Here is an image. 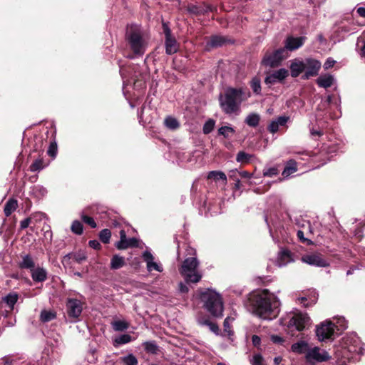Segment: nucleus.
Wrapping results in <instances>:
<instances>
[{
	"instance_id": "1",
	"label": "nucleus",
	"mask_w": 365,
	"mask_h": 365,
	"mask_svg": "<svg viewBox=\"0 0 365 365\" xmlns=\"http://www.w3.org/2000/svg\"><path fill=\"white\" fill-rule=\"evenodd\" d=\"M253 312L263 319H272L279 312L278 298L267 289L258 292L254 296Z\"/></svg>"
},
{
	"instance_id": "2",
	"label": "nucleus",
	"mask_w": 365,
	"mask_h": 365,
	"mask_svg": "<svg viewBox=\"0 0 365 365\" xmlns=\"http://www.w3.org/2000/svg\"><path fill=\"white\" fill-rule=\"evenodd\" d=\"M245 100V88L242 87H228L219 96L220 108L228 115H239L241 112V104Z\"/></svg>"
},
{
	"instance_id": "3",
	"label": "nucleus",
	"mask_w": 365,
	"mask_h": 365,
	"mask_svg": "<svg viewBox=\"0 0 365 365\" xmlns=\"http://www.w3.org/2000/svg\"><path fill=\"white\" fill-rule=\"evenodd\" d=\"M125 39L133 53V55L128 56V58H133L134 56H143L148 46L149 37L140 26H128L126 29Z\"/></svg>"
},
{
	"instance_id": "4",
	"label": "nucleus",
	"mask_w": 365,
	"mask_h": 365,
	"mask_svg": "<svg viewBox=\"0 0 365 365\" xmlns=\"http://www.w3.org/2000/svg\"><path fill=\"white\" fill-rule=\"evenodd\" d=\"M200 301L203 303L205 309L213 317L219 318L222 317L223 303L221 296L215 290L207 289L201 291Z\"/></svg>"
},
{
	"instance_id": "5",
	"label": "nucleus",
	"mask_w": 365,
	"mask_h": 365,
	"mask_svg": "<svg viewBox=\"0 0 365 365\" xmlns=\"http://www.w3.org/2000/svg\"><path fill=\"white\" fill-rule=\"evenodd\" d=\"M199 264L195 257H187L182 262L179 272L187 283H197L201 280L202 274L198 269Z\"/></svg>"
},
{
	"instance_id": "6",
	"label": "nucleus",
	"mask_w": 365,
	"mask_h": 365,
	"mask_svg": "<svg viewBox=\"0 0 365 365\" xmlns=\"http://www.w3.org/2000/svg\"><path fill=\"white\" fill-rule=\"evenodd\" d=\"M282 323L287 326L288 331L292 336H294L293 331H301L309 327L311 324V320L307 314L297 312L288 315L287 318L284 319Z\"/></svg>"
},
{
	"instance_id": "7",
	"label": "nucleus",
	"mask_w": 365,
	"mask_h": 365,
	"mask_svg": "<svg viewBox=\"0 0 365 365\" xmlns=\"http://www.w3.org/2000/svg\"><path fill=\"white\" fill-rule=\"evenodd\" d=\"M287 51L284 48H280L273 51H267L262 60V64L270 68L277 67L284 59L287 58Z\"/></svg>"
},
{
	"instance_id": "8",
	"label": "nucleus",
	"mask_w": 365,
	"mask_h": 365,
	"mask_svg": "<svg viewBox=\"0 0 365 365\" xmlns=\"http://www.w3.org/2000/svg\"><path fill=\"white\" fill-rule=\"evenodd\" d=\"M334 333V324L330 321L322 322L316 328V335L319 341L331 339Z\"/></svg>"
},
{
	"instance_id": "9",
	"label": "nucleus",
	"mask_w": 365,
	"mask_h": 365,
	"mask_svg": "<svg viewBox=\"0 0 365 365\" xmlns=\"http://www.w3.org/2000/svg\"><path fill=\"white\" fill-rule=\"evenodd\" d=\"M305 73L302 76L304 80H307L312 76L318 75L321 68V62L315 58H307L304 59Z\"/></svg>"
},
{
	"instance_id": "10",
	"label": "nucleus",
	"mask_w": 365,
	"mask_h": 365,
	"mask_svg": "<svg viewBox=\"0 0 365 365\" xmlns=\"http://www.w3.org/2000/svg\"><path fill=\"white\" fill-rule=\"evenodd\" d=\"M308 361L324 362L331 359L329 353L325 350H321L319 347L315 346L309 349L305 355Z\"/></svg>"
},
{
	"instance_id": "11",
	"label": "nucleus",
	"mask_w": 365,
	"mask_h": 365,
	"mask_svg": "<svg viewBox=\"0 0 365 365\" xmlns=\"http://www.w3.org/2000/svg\"><path fill=\"white\" fill-rule=\"evenodd\" d=\"M344 346L351 353L362 354L364 350L360 339L355 335L347 336L344 339Z\"/></svg>"
},
{
	"instance_id": "12",
	"label": "nucleus",
	"mask_w": 365,
	"mask_h": 365,
	"mask_svg": "<svg viewBox=\"0 0 365 365\" xmlns=\"http://www.w3.org/2000/svg\"><path fill=\"white\" fill-rule=\"evenodd\" d=\"M302 261L309 265L327 267L329 266V262L323 259L319 254H309L302 257Z\"/></svg>"
},
{
	"instance_id": "13",
	"label": "nucleus",
	"mask_w": 365,
	"mask_h": 365,
	"mask_svg": "<svg viewBox=\"0 0 365 365\" xmlns=\"http://www.w3.org/2000/svg\"><path fill=\"white\" fill-rule=\"evenodd\" d=\"M66 309L69 317L78 319L83 310L82 303L76 299H68L66 302Z\"/></svg>"
},
{
	"instance_id": "14",
	"label": "nucleus",
	"mask_w": 365,
	"mask_h": 365,
	"mask_svg": "<svg viewBox=\"0 0 365 365\" xmlns=\"http://www.w3.org/2000/svg\"><path fill=\"white\" fill-rule=\"evenodd\" d=\"M288 76V71L285 68H280L267 75L264 79V83L267 85H273L278 82H282Z\"/></svg>"
},
{
	"instance_id": "15",
	"label": "nucleus",
	"mask_w": 365,
	"mask_h": 365,
	"mask_svg": "<svg viewBox=\"0 0 365 365\" xmlns=\"http://www.w3.org/2000/svg\"><path fill=\"white\" fill-rule=\"evenodd\" d=\"M142 257L143 260L146 262V267L148 272L155 270L157 272H162L163 271V267L160 264L154 262V257L149 250L143 252Z\"/></svg>"
},
{
	"instance_id": "16",
	"label": "nucleus",
	"mask_w": 365,
	"mask_h": 365,
	"mask_svg": "<svg viewBox=\"0 0 365 365\" xmlns=\"http://www.w3.org/2000/svg\"><path fill=\"white\" fill-rule=\"evenodd\" d=\"M187 11L190 14L193 15H202L207 12L212 11L213 8L205 4L196 5V4H188L187 6Z\"/></svg>"
},
{
	"instance_id": "17",
	"label": "nucleus",
	"mask_w": 365,
	"mask_h": 365,
	"mask_svg": "<svg viewBox=\"0 0 365 365\" xmlns=\"http://www.w3.org/2000/svg\"><path fill=\"white\" fill-rule=\"evenodd\" d=\"M305 41V37H287L285 41L284 48L286 51H294L301 47Z\"/></svg>"
},
{
	"instance_id": "18",
	"label": "nucleus",
	"mask_w": 365,
	"mask_h": 365,
	"mask_svg": "<svg viewBox=\"0 0 365 365\" xmlns=\"http://www.w3.org/2000/svg\"><path fill=\"white\" fill-rule=\"evenodd\" d=\"M291 76L294 78L298 77L305 70L304 59L295 58L290 64Z\"/></svg>"
},
{
	"instance_id": "19",
	"label": "nucleus",
	"mask_w": 365,
	"mask_h": 365,
	"mask_svg": "<svg viewBox=\"0 0 365 365\" xmlns=\"http://www.w3.org/2000/svg\"><path fill=\"white\" fill-rule=\"evenodd\" d=\"M227 41L225 37L220 35H213L206 41L205 48L210 50L224 45Z\"/></svg>"
},
{
	"instance_id": "20",
	"label": "nucleus",
	"mask_w": 365,
	"mask_h": 365,
	"mask_svg": "<svg viewBox=\"0 0 365 365\" xmlns=\"http://www.w3.org/2000/svg\"><path fill=\"white\" fill-rule=\"evenodd\" d=\"M293 261L292 253L287 250H282L279 252L277 264L279 267H283Z\"/></svg>"
},
{
	"instance_id": "21",
	"label": "nucleus",
	"mask_w": 365,
	"mask_h": 365,
	"mask_svg": "<svg viewBox=\"0 0 365 365\" xmlns=\"http://www.w3.org/2000/svg\"><path fill=\"white\" fill-rule=\"evenodd\" d=\"M334 81L335 79L333 76L330 74H324L321 75L317 79V83L321 88H327L334 84Z\"/></svg>"
},
{
	"instance_id": "22",
	"label": "nucleus",
	"mask_w": 365,
	"mask_h": 365,
	"mask_svg": "<svg viewBox=\"0 0 365 365\" xmlns=\"http://www.w3.org/2000/svg\"><path fill=\"white\" fill-rule=\"evenodd\" d=\"M165 52L168 55L175 53L178 51V43L173 36L165 38Z\"/></svg>"
},
{
	"instance_id": "23",
	"label": "nucleus",
	"mask_w": 365,
	"mask_h": 365,
	"mask_svg": "<svg viewBox=\"0 0 365 365\" xmlns=\"http://www.w3.org/2000/svg\"><path fill=\"white\" fill-rule=\"evenodd\" d=\"M31 272V277L34 282H43L47 279V272L42 267L34 268Z\"/></svg>"
},
{
	"instance_id": "24",
	"label": "nucleus",
	"mask_w": 365,
	"mask_h": 365,
	"mask_svg": "<svg viewBox=\"0 0 365 365\" xmlns=\"http://www.w3.org/2000/svg\"><path fill=\"white\" fill-rule=\"evenodd\" d=\"M73 259L78 263H81L86 259V256L83 252H78L75 254L69 253L65 255L62 259V263L64 266L69 264V260Z\"/></svg>"
},
{
	"instance_id": "25",
	"label": "nucleus",
	"mask_w": 365,
	"mask_h": 365,
	"mask_svg": "<svg viewBox=\"0 0 365 365\" xmlns=\"http://www.w3.org/2000/svg\"><path fill=\"white\" fill-rule=\"evenodd\" d=\"M197 323L200 326H207L210 330L213 333L218 334L219 327L216 323L211 322L208 318L199 317L197 318Z\"/></svg>"
},
{
	"instance_id": "26",
	"label": "nucleus",
	"mask_w": 365,
	"mask_h": 365,
	"mask_svg": "<svg viewBox=\"0 0 365 365\" xmlns=\"http://www.w3.org/2000/svg\"><path fill=\"white\" fill-rule=\"evenodd\" d=\"M292 351L297 354H304L309 350L308 343L304 341H299L291 346Z\"/></svg>"
},
{
	"instance_id": "27",
	"label": "nucleus",
	"mask_w": 365,
	"mask_h": 365,
	"mask_svg": "<svg viewBox=\"0 0 365 365\" xmlns=\"http://www.w3.org/2000/svg\"><path fill=\"white\" fill-rule=\"evenodd\" d=\"M19 295L16 292H11L3 298V302L6 304L9 310L14 309L15 304L17 302Z\"/></svg>"
},
{
	"instance_id": "28",
	"label": "nucleus",
	"mask_w": 365,
	"mask_h": 365,
	"mask_svg": "<svg viewBox=\"0 0 365 365\" xmlns=\"http://www.w3.org/2000/svg\"><path fill=\"white\" fill-rule=\"evenodd\" d=\"M125 264V258L118 255H115L110 259V268L118 269Z\"/></svg>"
},
{
	"instance_id": "29",
	"label": "nucleus",
	"mask_w": 365,
	"mask_h": 365,
	"mask_svg": "<svg viewBox=\"0 0 365 365\" xmlns=\"http://www.w3.org/2000/svg\"><path fill=\"white\" fill-rule=\"evenodd\" d=\"M18 207V202L16 200L11 198L9 199L5 204L4 206V214L6 217H9L11 213L16 210Z\"/></svg>"
},
{
	"instance_id": "30",
	"label": "nucleus",
	"mask_w": 365,
	"mask_h": 365,
	"mask_svg": "<svg viewBox=\"0 0 365 365\" xmlns=\"http://www.w3.org/2000/svg\"><path fill=\"white\" fill-rule=\"evenodd\" d=\"M297 171V163L294 160H289L287 162L285 168L282 171V175L284 178L289 177L290 175Z\"/></svg>"
},
{
	"instance_id": "31",
	"label": "nucleus",
	"mask_w": 365,
	"mask_h": 365,
	"mask_svg": "<svg viewBox=\"0 0 365 365\" xmlns=\"http://www.w3.org/2000/svg\"><path fill=\"white\" fill-rule=\"evenodd\" d=\"M255 156L253 155L245 153V151H240L236 156L237 162L241 164H247L250 163Z\"/></svg>"
},
{
	"instance_id": "32",
	"label": "nucleus",
	"mask_w": 365,
	"mask_h": 365,
	"mask_svg": "<svg viewBox=\"0 0 365 365\" xmlns=\"http://www.w3.org/2000/svg\"><path fill=\"white\" fill-rule=\"evenodd\" d=\"M19 266L22 269H28L31 271L35 267V263L31 256L25 255L23 257Z\"/></svg>"
},
{
	"instance_id": "33",
	"label": "nucleus",
	"mask_w": 365,
	"mask_h": 365,
	"mask_svg": "<svg viewBox=\"0 0 365 365\" xmlns=\"http://www.w3.org/2000/svg\"><path fill=\"white\" fill-rule=\"evenodd\" d=\"M56 317V314L52 310L43 309L41 311L40 314V320L42 322H48Z\"/></svg>"
},
{
	"instance_id": "34",
	"label": "nucleus",
	"mask_w": 365,
	"mask_h": 365,
	"mask_svg": "<svg viewBox=\"0 0 365 365\" xmlns=\"http://www.w3.org/2000/svg\"><path fill=\"white\" fill-rule=\"evenodd\" d=\"M133 338L130 335L128 334H121L115 338L113 341V344L115 346L130 343L133 341Z\"/></svg>"
},
{
	"instance_id": "35",
	"label": "nucleus",
	"mask_w": 365,
	"mask_h": 365,
	"mask_svg": "<svg viewBox=\"0 0 365 365\" xmlns=\"http://www.w3.org/2000/svg\"><path fill=\"white\" fill-rule=\"evenodd\" d=\"M146 352L152 354H156L159 351V347L155 341H145L143 344Z\"/></svg>"
},
{
	"instance_id": "36",
	"label": "nucleus",
	"mask_w": 365,
	"mask_h": 365,
	"mask_svg": "<svg viewBox=\"0 0 365 365\" xmlns=\"http://www.w3.org/2000/svg\"><path fill=\"white\" fill-rule=\"evenodd\" d=\"M128 238L126 237V233L125 230H121L120 231V240L115 243V247L118 250H125L128 248L127 245Z\"/></svg>"
},
{
	"instance_id": "37",
	"label": "nucleus",
	"mask_w": 365,
	"mask_h": 365,
	"mask_svg": "<svg viewBox=\"0 0 365 365\" xmlns=\"http://www.w3.org/2000/svg\"><path fill=\"white\" fill-rule=\"evenodd\" d=\"M120 361L124 365H138V361L136 356L133 354H128L120 358Z\"/></svg>"
},
{
	"instance_id": "38",
	"label": "nucleus",
	"mask_w": 365,
	"mask_h": 365,
	"mask_svg": "<svg viewBox=\"0 0 365 365\" xmlns=\"http://www.w3.org/2000/svg\"><path fill=\"white\" fill-rule=\"evenodd\" d=\"M245 123L251 127H257L259 122V115L256 113H251L245 118Z\"/></svg>"
},
{
	"instance_id": "39",
	"label": "nucleus",
	"mask_w": 365,
	"mask_h": 365,
	"mask_svg": "<svg viewBox=\"0 0 365 365\" xmlns=\"http://www.w3.org/2000/svg\"><path fill=\"white\" fill-rule=\"evenodd\" d=\"M112 327L115 331H122L129 327V323L124 320H117L112 322Z\"/></svg>"
},
{
	"instance_id": "40",
	"label": "nucleus",
	"mask_w": 365,
	"mask_h": 365,
	"mask_svg": "<svg viewBox=\"0 0 365 365\" xmlns=\"http://www.w3.org/2000/svg\"><path fill=\"white\" fill-rule=\"evenodd\" d=\"M165 126L170 130H175L180 126L178 120L172 116H168L164 120Z\"/></svg>"
},
{
	"instance_id": "41",
	"label": "nucleus",
	"mask_w": 365,
	"mask_h": 365,
	"mask_svg": "<svg viewBox=\"0 0 365 365\" xmlns=\"http://www.w3.org/2000/svg\"><path fill=\"white\" fill-rule=\"evenodd\" d=\"M250 87L252 89L253 92L256 95L261 94V81L259 78L255 76L252 78L250 81Z\"/></svg>"
},
{
	"instance_id": "42",
	"label": "nucleus",
	"mask_w": 365,
	"mask_h": 365,
	"mask_svg": "<svg viewBox=\"0 0 365 365\" xmlns=\"http://www.w3.org/2000/svg\"><path fill=\"white\" fill-rule=\"evenodd\" d=\"M207 178L215 180H222L225 182L227 181L226 175L221 171H210L207 175Z\"/></svg>"
},
{
	"instance_id": "43",
	"label": "nucleus",
	"mask_w": 365,
	"mask_h": 365,
	"mask_svg": "<svg viewBox=\"0 0 365 365\" xmlns=\"http://www.w3.org/2000/svg\"><path fill=\"white\" fill-rule=\"evenodd\" d=\"M235 133V129L231 126H222L218 130V133L225 138H231Z\"/></svg>"
},
{
	"instance_id": "44",
	"label": "nucleus",
	"mask_w": 365,
	"mask_h": 365,
	"mask_svg": "<svg viewBox=\"0 0 365 365\" xmlns=\"http://www.w3.org/2000/svg\"><path fill=\"white\" fill-rule=\"evenodd\" d=\"M299 302L303 304L304 307H307L314 304L317 300V294L314 293L313 295L309 299L307 297H300L298 299Z\"/></svg>"
},
{
	"instance_id": "45",
	"label": "nucleus",
	"mask_w": 365,
	"mask_h": 365,
	"mask_svg": "<svg viewBox=\"0 0 365 365\" xmlns=\"http://www.w3.org/2000/svg\"><path fill=\"white\" fill-rule=\"evenodd\" d=\"M111 237V232L108 229H103L99 233V238L102 242L107 244L109 242Z\"/></svg>"
},
{
	"instance_id": "46",
	"label": "nucleus",
	"mask_w": 365,
	"mask_h": 365,
	"mask_svg": "<svg viewBox=\"0 0 365 365\" xmlns=\"http://www.w3.org/2000/svg\"><path fill=\"white\" fill-rule=\"evenodd\" d=\"M71 231L76 235H81L83 233V225L78 220H74L71 227Z\"/></svg>"
},
{
	"instance_id": "47",
	"label": "nucleus",
	"mask_w": 365,
	"mask_h": 365,
	"mask_svg": "<svg viewBox=\"0 0 365 365\" xmlns=\"http://www.w3.org/2000/svg\"><path fill=\"white\" fill-rule=\"evenodd\" d=\"M43 161L42 159L36 160L30 166L31 172H36L42 170L44 168Z\"/></svg>"
},
{
	"instance_id": "48",
	"label": "nucleus",
	"mask_w": 365,
	"mask_h": 365,
	"mask_svg": "<svg viewBox=\"0 0 365 365\" xmlns=\"http://www.w3.org/2000/svg\"><path fill=\"white\" fill-rule=\"evenodd\" d=\"M347 327V322L344 317H339L337 319L336 324H334V329L336 328L338 331H343Z\"/></svg>"
},
{
	"instance_id": "49",
	"label": "nucleus",
	"mask_w": 365,
	"mask_h": 365,
	"mask_svg": "<svg viewBox=\"0 0 365 365\" xmlns=\"http://www.w3.org/2000/svg\"><path fill=\"white\" fill-rule=\"evenodd\" d=\"M82 220L90 225L92 228L96 227V223L93 217L87 216L83 212H82L81 215Z\"/></svg>"
},
{
	"instance_id": "50",
	"label": "nucleus",
	"mask_w": 365,
	"mask_h": 365,
	"mask_svg": "<svg viewBox=\"0 0 365 365\" xmlns=\"http://www.w3.org/2000/svg\"><path fill=\"white\" fill-rule=\"evenodd\" d=\"M215 121L213 120H208L203 125V133L205 134L210 133L214 128Z\"/></svg>"
},
{
	"instance_id": "51",
	"label": "nucleus",
	"mask_w": 365,
	"mask_h": 365,
	"mask_svg": "<svg viewBox=\"0 0 365 365\" xmlns=\"http://www.w3.org/2000/svg\"><path fill=\"white\" fill-rule=\"evenodd\" d=\"M33 192L37 197H43L47 193V190L43 186L36 185L33 187Z\"/></svg>"
},
{
	"instance_id": "52",
	"label": "nucleus",
	"mask_w": 365,
	"mask_h": 365,
	"mask_svg": "<svg viewBox=\"0 0 365 365\" xmlns=\"http://www.w3.org/2000/svg\"><path fill=\"white\" fill-rule=\"evenodd\" d=\"M277 174H278V170L274 167L264 168L263 170L264 176L273 177V176H276Z\"/></svg>"
},
{
	"instance_id": "53",
	"label": "nucleus",
	"mask_w": 365,
	"mask_h": 365,
	"mask_svg": "<svg viewBox=\"0 0 365 365\" xmlns=\"http://www.w3.org/2000/svg\"><path fill=\"white\" fill-rule=\"evenodd\" d=\"M252 365H264V359L261 354H255L251 360Z\"/></svg>"
},
{
	"instance_id": "54",
	"label": "nucleus",
	"mask_w": 365,
	"mask_h": 365,
	"mask_svg": "<svg viewBox=\"0 0 365 365\" xmlns=\"http://www.w3.org/2000/svg\"><path fill=\"white\" fill-rule=\"evenodd\" d=\"M48 155L52 158H55L57 154V144L56 142L51 143L48 149Z\"/></svg>"
},
{
	"instance_id": "55",
	"label": "nucleus",
	"mask_w": 365,
	"mask_h": 365,
	"mask_svg": "<svg viewBox=\"0 0 365 365\" xmlns=\"http://www.w3.org/2000/svg\"><path fill=\"white\" fill-rule=\"evenodd\" d=\"M297 237L299 240L308 245H312V241L308 238L304 237V232L302 230H298L297 232Z\"/></svg>"
},
{
	"instance_id": "56",
	"label": "nucleus",
	"mask_w": 365,
	"mask_h": 365,
	"mask_svg": "<svg viewBox=\"0 0 365 365\" xmlns=\"http://www.w3.org/2000/svg\"><path fill=\"white\" fill-rule=\"evenodd\" d=\"M14 360L9 356H5L0 359V365H12Z\"/></svg>"
},
{
	"instance_id": "57",
	"label": "nucleus",
	"mask_w": 365,
	"mask_h": 365,
	"mask_svg": "<svg viewBox=\"0 0 365 365\" xmlns=\"http://www.w3.org/2000/svg\"><path fill=\"white\" fill-rule=\"evenodd\" d=\"M279 129V125L277 123V122L274 120H272L270 124L268 126V130L269 132L274 133H276Z\"/></svg>"
},
{
	"instance_id": "58",
	"label": "nucleus",
	"mask_w": 365,
	"mask_h": 365,
	"mask_svg": "<svg viewBox=\"0 0 365 365\" xmlns=\"http://www.w3.org/2000/svg\"><path fill=\"white\" fill-rule=\"evenodd\" d=\"M128 247H137L138 246V240L135 237L128 238L127 242Z\"/></svg>"
},
{
	"instance_id": "59",
	"label": "nucleus",
	"mask_w": 365,
	"mask_h": 365,
	"mask_svg": "<svg viewBox=\"0 0 365 365\" xmlns=\"http://www.w3.org/2000/svg\"><path fill=\"white\" fill-rule=\"evenodd\" d=\"M336 61L331 58H328L325 63H324V68L325 70H327V69H329L330 68L333 67L334 65L335 64Z\"/></svg>"
},
{
	"instance_id": "60",
	"label": "nucleus",
	"mask_w": 365,
	"mask_h": 365,
	"mask_svg": "<svg viewBox=\"0 0 365 365\" xmlns=\"http://www.w3.org/2000/svg\"><path fill=\"white\" fill-rule=\"evenodd\" d=\"M288 120H289V117H287V116H279L275 120V121L277 122V123L278 124L279 126V125L283 126L287 123Z\"/></svg>"
},
{
	"instance_id": "61",
	"label": "nucleus",
	"mask_w": 365,
	"mask_h": 365,
	"mask_svg": "<svg viewBox=\"0 0 365 365\" xmlns=\"http://www.w3.org/2000/svg\"><path fill=\"white\" fill-rule=\"evenodd\" d=\"M271 340L273 343L278 344H281L284 341V339L278 335H272Z\"/></svg>"
},
{
	"instance_id": "62",
	"label": "nucleus",
	"mask_w": 365,
	"mask_h": 365,
	"mask_svg": "<svg viewBox=\"0 0 365 365\" xmlns=\"http://www.w3.org/2000/svg\"><path fill=\"white\" fill-rule=\"evenodd\" d=\"M233 319H231L230 317H227L225 321H224V323H223V325H224V328H225V331L228 332V334H230V321H232Z\"/></svg>"
},
{
	"instance_id": "63",
	"label": "nucleus",
	"mask_w": 365,
	"mask_h": 365,
	"mask_svg": "<svg viewBox=\"0 0 365 365\" xmlns=\"http://www.w3.org/2000/svg\"><path fill=\"white\" fill-rule=\"evenodd\" d=\"M163 32L165 34V38L166 37H169V36H172L171 35V31L167 23H163Z\"/></svg>"
},
{
	"instance_id": "64",
	"label": "nucleus",
	"mask_w": 365,
	"mask_h": 365,
	"mask_svg": "<svg viewBox=\"0 0 365 365\" xmlns=\"http://www.w3.org/2000/svg\"><path fill=\"white\" fill-rule=\"evenodd\" d=\"M89 245H90L91 247H92V248H93L95 250H98L101 247L100 242L98 240H90L89 241Z\"/></svg>"
}]
</instances>
